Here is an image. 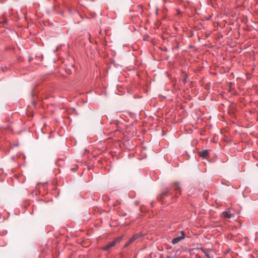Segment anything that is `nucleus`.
Masks as SVG:
<instances>
[{
    "label": "nucleus",
    "instance_id": "obj_1",
    "mask_svg": "<svg viewBox=\"0 0 258 258\" xmlns=\"http://www.w3.org/2000/svg\"><path fill=\"white\" fill-rule=\"evenodd\" d=\"M122 239V237H119L115 238L113 241L108 243L107 244L102 247L101 249L104 251H109L110 248L114 246L116 243H118Z\"/></svg>",
    "mask_w": 258,
    "mask_h": 258
},
{
    "label": "nucleus",
    "instance_id": "obj_2",
    "mask_svg": "<svg viewBox=\"0 0 258 258\" xmlns=\"http://www.w3.org/2000/svg\"><path fill=\"white\" fill-rule=\"evenodd\" d=\"M185 232L183 231H181L180 232V235L177 236L176 237L173 238L172 240V243L173 244H175L180 241L181 240L184 239L185 238Z\"/></svg>",
    "mask_w": 258,
    "mask_h": 258
},
{
    "label": "nucleus",
    "instance_id": "obj_3",
    "mask_svg": "<svg viewBox=\"0 0 258 258\" xmlns=\"http://www.w3.org/2000/svg\"><path fill=\"white\" fill-rule=\"evenodd\" d=\"M179 183L178 182H175L173 183V187L174 188V190L178 191L179 192H181V189L179 187Z\"/></svg>",
    "mask_w": 258,
    "mask_h": 258
},
{
    "label": "nucleus",
    "instance_id": "obj_4",
    "mask_svg": "<svg viewBox=\"0 0 258 258\" xmlns=\"http://www.w3.org/2000/svg\"><path fill=\"white\" fill-rule=\"evenodd\" d=\"M200 156L203 158H207L208 156V150H204L200 152Z\"/></svg>",
    "mask_w": 258,
    "mask_h": 258
},
{
    "label": "nucleus",
    "instance_id": "obj_5",
    "mask_svg": "<svg viewBox=\"0 0 258 258\" xmlns=\"http://www.w3.org/2000/svg\"><path fill=\"white\" fill-rule=\"evenodd\" d=\"M223 216L226 217V218H230L232 217H233V215L230 213H229V212H224L223 213Z\"/></svg>",
    "mask_w": 258,
    "mask_h": 258
},
{
    "label": "nucleus",
    "instance_id": "obj_6",
    "mask_svg": "<svg viewBox=\"0 0 258 258\" xmlns=\"http://www.w3.org/2000/svg\"><path fill=\"white\" fill-rule=\"evenodd\" d=\"M169 191L168 189H166V191L162 192L160 195V198H162L163 196H167L168 192Z\"/></svg>",
    "mask_w": 258,
    "mask_h": 258
},
{
    "label": "nucleus",
    "instance_id": "obj_7",
    "mask_svg": "<svg viewBox=\"0 0 258 258\" xmlns=\"http://www.w3.org/2000/svg\"><path fill=\"white\" fill-rule=\"evenodd\" d=\"M138 238V236L137 235H134L131 238V239H130L129 241L130 242L132 243L133 242L134 240H135L137 238Z\"/></svg>",
    "mask_w": 258,
    "mask_h": 258
},
{
    "label": "nucleus",
    "instance_id": "obj_8",
    "mask_svg": "<svg viewBox=\"0 0 258 258\" xmlns=\"http://www.w3.org/2000/svg\"><path fill=\"white\" fill-rule=\"evenodd\" d=\"M202 251L204 252L205 256L208 258L210 257V255L208 253H207L204 249H202Z\"/></svg>",
    "mask_w": 258,
    "mask_h": 258
},
{
    "label": "nucleus",
    "instance_id": "obj_9",
    "mask_svg": "<svg viewBox=\"0 0 258 258\" xmlns=\"http://www.w3.org/2000/svg\"><path fill=\"white\" fill-rule=\"evenodd\" d=\"M131 243V242H130V241H128V242H127L125 245H124V247H126L127 246H128Z\"/></svg>",
    "mask_w": 258,
    "mask_h": 258
},
{
    "label": "nucleus",
    "instance_id": "obj_10",
    "mask_svg": "<svg viewBox=\"0 0 258 258\" xmlns=\"http://www.w3.org/2000/svg\"><path fill=\"white\" fill-rule=\"evenodd\" d=\"M6 23V21H5V20H4V21H0V23Z\"/></svg>",
    "mask_w": 258,
    "mask_h": 258
},
{
    "label": "nucleus",
    "instance_id": "obj_11",
    "mask_svg": "<svg viewBox=\"0 0 258 258\" xmlns=\"http://www.w3.org/2000/svg\"><path fill=\"white\" fill-rule=\"evenodd\" d=\"M166 258H173V257L171 256H167Z\"/></svg>",
    "mask_w": 258,
    "mask_h": 258
}]
</instances>
